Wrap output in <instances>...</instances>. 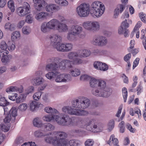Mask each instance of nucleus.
<instances>
[{
  "instance_id": "nucleus-6",
  "label": "nucleus",
  "mask_w": 146,
  "mask_h": 146,
  "mask_svg": "<svg viewBox=\"0 0 146 146\" xmlns=\"http://www.w3.org/2000/svg\"><path fill=\"white\" fill-rule=\"evenodd\" d=\"M90 104L91 102L90 99L83 96L79 97L72 102V106L78 109L87 108Z\"/></svg>"
},
{
  "instance_id": "nucleus-47",
  "label": "nucleus",
  "mask_w": 146,
  "mask_h": 146,
  "mask_svg": "<svg viewBox=\"0 0 146 146\" xmlns=\"http://www.w3.org/2000/svg\"><path fill=\"white\" fill-rule=\"evenodd\" d=\"M72 61V64L74 65H78L81 64L83 62L81 59L78 57L76 58Z\"/></svg>"
},
{
  "instance_id": "nucleus-32",
  "label": "nucleus",
  "mask_w": 146,
  "mask_h": 146,
  "mask_svg": "<svg viewBox=\"0 0 146 146\" xmlns=\"http://www.w3.org/2000/svg\"><path fill=\"white\" fill-rule=\"evenodd\" d=\"M33 125L34 126L38 127H41L43 123H42L40 119L38 117H36L34 119L33 121Z\"/></svg>"
},
{
  "instance_id": "nucleus-36",
  "label": "nucleus",
  "mask_w": 146,
  "mask_h": 146,
  "mask_svg": "<svg viewBox=\"0 0 146 146\" xmlns=\"http://www.w3.org/2000/svg\"><path fill=\"white\" fill-rule=\"evenodd\" d=\"M72 132L80 136H84L86 135V132L81 129H74L72 130Z\"/></svg>"
},
{
  "instance_id": "nucleus-1",
  "label": "nucleus",
  "mask_w": 146,
  "mask_h": 146,
  "mask_svg": "<svg viewBox=\"0 0 146 146\" xmlns=\"http://www.w3.org/2000/svg\"><path fill=\"white\" fill-rule=\"evenodd\" d=\"M56 120L57 123L60 125L68 127L77 125L82 128L86 127V130L94 133L100 132L103 130L102 125L96 123L95 120L93 119L76 118L72 119L67 115L61 114L60 116H56Z\"/></svg>"
},
{
  "instance_id": "nucleus-4",
  "label": "nucleus",
  "mask_w": 146,
  "mask_h": 146,
  "mask_svg": "<svg viewBox=\"0 0 146 146\" xmlns=\"http://www.w3.org/2000/svg\"><path fill=\"white\" fill-rule=\"evenodd\" d=\"M77 36L80 38H84L86 36V34L81 26L78 25H72L70 27L66 38L70 41H74L76 40Z\"/></svg>"
},
{
  "instance_id": "nucleus-48",
  "label": "nucleus",
  "mask_w": 146,
  "mask_h": 146,
  "mask_svg": "<svg viewBox=\"0 0 146 146\" xmlns=\"http://www.w3.org/2000/svg\"><path fill=\"white\" fill-rule=\"evenodd\" d=\"M23 33L24 34L28 35L31 32V29L29 26H25L22 29Z\"/></svg>"
},
{
  "instance_id": "nucleus-39",
  "label": "nucleus",
  "mask_w": 146,
  "mask_h": 146,
  "mask_svg": "<svg viewBox=\"0 0 146 146\" xmlns=\"http://www.w3.org/2000/svg\"><path fill=\"white\" fill-rule=\"evenodd\" d=\"M20 34L19 32L15 31L13 32L11 35V38L13 41H14L19 38Z\"/></svg>"
},
{
  "instance_id": "nucleus-30",
  "label": "nucleus",
  "mask_w": 146,
  "mask_h": 146,
  "mask_svg": "<svg viewBox=\"0 0 146 146\" xmlns=\"http://www.w3.org/2000/svg\"><path fill=\"white\" fill-rule=\"evenodd\" d=\"M58 8V6L56 5L50 4L46 6V10L48 12L52 13L53 11L57 10Z\"/></svg>"
},
{
  "instance_id": "nucleus-41",
  "label": "nucleus",
  "mask_w": 146,
  "mask_h": 146,
  "mask_svg": "<svg viewBox=\"0 0 146 146\" xmlns=\"http://www.w3.org/2000/svg\"><path fill=\"white\" fill-rule=\"evenodd\" d=\"M45 111L48 113H57L58 111L55 109H53L50 107H46L44 108Z\"/></svg>"
},
{
  "instance_id": "nucleus-52",
  "label": "nucleus",
  "mask_w": 146,
  "mask_h": 146,
  "mask_svg": "<svg viewBox=\"0 0 146 146\" xmlns=\"http://www.w3.org/2000/svg\"><path fill=\"white\" fill-rule=\"evenodd\" d=\"M42 93V92H38L35 93L33 96V99L36 101L38 100L39 99Z\"/></svg>"
},
{
  "instance_id": "nucleus-38",
  "label": "nucleus",
  "mask_w": 146,
  "mask_h": 146,
  "mask_svg": "<svg viewBox=\"0 0 146 146\" xmlns=\"http://www.w3.org/2000/svg\"><path fill=\"white\" fill-rule=\"evenodd\" d=\"M10 128V125L5 123V124H1L0 125V131H2L4 132L8 131Z\"/></svg>"
},
{
  "instance_id": "nucleus-25",
  "label": "nucleus",
  "mask_w": 146,
  "mask_h": 146,
  "mask_svg": "<svg viewBox=\"0 0 146 146\" xmlns=\"http://www.w3.org/2000/svg\"><path fill=\"white\" fill-rule=\"evenodd\" d=\"M6 91L7 92H19V93H22L23 91V88L22 86H21L19 88L16 86H11L7 88L6 89Z\"/></svg>"
},
{
  "instance_id": "nucleus-27",
  "label": "nucleus",
  "mask_w": 146,
  "mask_h": 146,
  "mask_svg": "<svg viewBox=\"0 0 146 146\" xmlns=\"http://www.w3.org/2000/svg\"><path fill=\"white\" fill-rule=\"evenodd\" d=\"M61 114H64L61 113L59 115H54L50 114L46 115L43 117L42 119L44 121L46 122H50L55 119L56 121V116H60V115Z\"/></svg>"
},
{
  "instance_id": "nucleus-24",
  "label": "nucleus",
  "mask_w": 146,
  "mask_h": 146,
  "mask_svg": "<svg viewBox=\"0 0 146 146\" xmlns=\"http://www.w3.org/2000/svg\"><path fill=\"white\" fill-rule=\"evenodd\" d=\"M118 139L115 138V135L113 134L111 135L110 139L108 142V143L110 146H119L118 144Z\"/></svg>"
},
{
  "instance_id": "nucleus-57",
  "label": "nucleus",
  "mask_w": 146,
  "mask_h": 146,
  "mask_svg": "<svg viewBox=\"0 0 146 146\" xmlns=\"http://www.w3.org/2000/svg\"><path fill=\"white\" fill-rule=\"evenodd\" d=\"M12 118L13 119L11 116V114L10 113H8L6 115L4 119V122L6 123H9L11 121V119Z\"/></svg>"
},
{
  "instance_id": "nucleus-43",
  "label": "nucleus",
  "mask_w": 146,
  "mask_h": 146,
  "mask_svg": "<svg viewBox=\"0 0 146 146\" xmlns=\"http://www.w3.org/2000/svg\"><path fill=\"white\" fill-rule=\"evenodd\" d=\"M5 28L6 29L12 31L15 30V26L13 24H11L10 23H7L5 25Z\"/></svg>"
},
{
  "instance_id": "nucleus-50",
  "label": "nucleus",
  "mask_w": 146,
  "mask_h": 146,
  "mask_svg": "<svg viewBox=\"0 0 146 146\" xmlns=\"http://www.w3.org/2000/svg\"><path fill=\"white\" fill-rule=\"evenodd\" d=\"M55 2L61 6H66L68 4V2L66 0H55Z\"/></svg>"
},
{
  "instance_id": "nucleus-10",
  "label": "nucleus",
  "mask_w": 146,
  "mask_h": 146,
  "mask_svg": "<svg viewBox=\"0 0 146 146\" xmlns=\"http://www.w3.org/2000/svg\"><path fill=\"white\" fill-rule=\"evenodd\" d=\"M62 111L65 113L67 112L71 115L77 116L84 115L87 113V112L84 110L72 108L71 106H65L62 108Z\"/></svg>"
},
{
  "instance_id": "nucleus-5",
  "label": "nucleus",
  "mask_w": 146,
  "mask_h": 146,
  "mask_svg": "<svg viewBox=\"0 0 146 146\" xmlns=\"http://www.w3.org/2000/svg\"><path fill=\"white\" fill-rule=\"evenodd\" d=\"M90 13L92 17L96 18L101 16L105 10L104 5L101 2L95 1L90 7Z\"/></svg>"
},
{
  "instance_id": "nucleus-28",
  "label": "nucleus",
  "mask_w": 146,
  "mask_h": 146,
  "mask_svg": "<svg viewBox=\"0 0 146 146\" xmlns=\"http://www.w3.org/2000/svg\"><path fill=\"white\" fill-rule=\"evenodd\" d=\"M69 73L73 77H76L80 75L81 71L80 70L77 68H72L70 70Z\"/></svg>"
},
{
  "instance_id": "nucleus-3",
  "label": "nucleus",
  "mask_w": 146,
  "mask_h": 146,
  "mask_svg": "<svg viewBox=\"0 0 146 146\" xmlns=\"http://www.w3.org/2000/svg\"><path fill=\"white\" fill-rule=\"evenodd\" d=\"M72 61L63 60L58 57H51L48 58L45 70L48 71H56L59 68L63 70H70L73 67Z\"/></svg>"
},
{
  "instance_id": "nucleus-45",
  "label": "nucleus",
  "mask_w": 146,
  "mask_h": 146,
  "mask_svg": "<svg viewBox=\"0 0 146 146\" xmlns=\"http://www.w3.org/2000/svg\"><path fill=\"white\" fill-rule=\"evenodd\" d=\"M38 106V102L35 101H33L30 104V109L32 111H34L35 109Z\"/></svg>"
},
{
  "instance_id": "nucleus-22",
  "label": "nucleus",
  "mask_w": 146,
  "mask_h": 146,
  "mask_svg": "<svg viewBox=\"0 0 146 146\" xmlns=\"http://www.w3.org/2000/svg\"><path fill=\"white\" fill-rule=\"evenodd\" d=\"M56 30L59 33L65 32L68 31V27L66 24L61 23L59 21V23L57 25Z\"/></svg>"
},
{
  "instance_id": "nucleus-33",
  "label": "nucleus",
  "mask_w": 146,
  "mask_h": 146,
  "mask_svg": "<svg viewBox=\"0 0 146 146\" xmlns=\"http://www.w3.org/2000/svg\"><path fill=\"white\" fill-rule=\"evenodd\" d=\"M69 144L70 146H82V143L78 140L72 139L69 141Z\"/></svg>"
},
{
  "instance_id": "nucleus-16",
  "label": "nucleus",
  "mask_w": 146,
  "mask_h": 146,
  "mask_svg": "<svg viewBox=\"0 0 146 146\" xmlns=\"http://www.w3.org/2000/svg\"><path fill=\"white\" fill-rule=\"evenodd\" d=\"M55 79L57 82H66L69 81L71 79L70 75L68 74H63L56 76Z\"/></svg>"
},
{
  "instance_id": "nucleus-26",
  "label": "nucleus",
  "mask_w": 146,
  "mask_h": 146,
  "mask_svg": "<svg viewBox=\"0 0 146 146\" xmlns=\"http://www.w3.org/2000/svg\"><path fill=\"white\" fill-rule=\"evenodd\" d=\"M44 79L41 76H38L33 79L32 83L35 86H39L44 82Z\"/></svg>"
},
{
  "instance_id": "nucleus-12",
  "label": "nucleus",
  "mask_w": 146,
  "mask_h": 146,
  "mask_svg": "<svg viewBox=\"0 0 146 146\" xmlns=\"http://www.w3.org/2000/svg\"><path fill=\"white\" fill-rule=\"evenodd\" d=\"M108 42V40L106 37L100 35L95 36L91 42L94 45L100 46H105Z\"/></svg>"
},
{
  "instance_id": "nucleus-17",
  "label": "nucleus",
  "mask_w": 146,
  "mask_h": 146,
  "mask_svg": "<svg viewBox=\"0 0 146 146\" xmlns=\"http://www.w3.org/2000/svg\"><path fill=\"white\" fill-rule=\"evenodd\" d=\"M34 3L35 10L38 12L42 11L46 2L44 0H33Z\"/></svg>"
},
{
  "instance_id": "nucleus-35",
  "label": "nucleus",
  "mask_w": 146,
  "mask_h": 146,
  "mask_svg": "<svg viewBox=\"0 0 146 146\" xmlns=\"http://www.w3.org/2000/svg\"><path fill=\"white\" fill-rule=\"evenodd\" d=\"M78 56L79 54L78 53L75 52H72L69 53L67 56L68 58L72 60Z\"/></svg>"
},
{
  "instance_id": "nucleus-15",
  "label": "nucleus",
  "mask_w": 146,
  "mask_h": 146,
  "mask_svg": "<svg viewBox=\"0 0 146 146\" xmlns=\"http://www.w3.org/2000/svg\"><path fill=\"white\" fill-rule=\"evenodd\" d=\"M72 44L69 43H65L61 44L60 46L57 48V51L62 52H68L71 51L73 48Z\"/></svg>"
},
{
  "instance_id": "nucleus-34",
  "label": "nucleus",
  "mask_w": 146,
  "mask_h": 146,
  "mask_svg": "<svg viewBox=\"0 0 146 146\" xmlns=\"http://www.w3.org/2000/svg\"><path fill=\"white\" fill-rule=\"evenodd\" d=\"M80 54L81 57H88L91 54V51L89 50L84 49L80 50Z\"/></svg>"
},
{
  "instance_id": "nucleus-31",
  "label": "nucleus",
  "mask_w": 146,
  "mask_h": 146,
  "mask_svg": "<svg viewBox=\"0 0 146 146\" xmlns=\"http://www.w3.org/2000/svg\"><path fill=\"white\" fill-rule=\"evenodd\" d=\"M47 24L46 22L42 23L40 26V29L41 31L44 33L48 32L49 30V27H48Z\"/></svg>"
},
{
  "instance_id": "nucleus-11",
  "label": "nucleus",
  "mask_w": 146,
  "mask_h": 146,
  "mask_svg": "<svg viewBox=\"0 0 146 146\" xmlns=\"http://www.w3.org/2000/svg\"><path fill=\"white\" fill-rule=\"evenodd\" d=\"M90 6L85 3L81 4L76 8V12L78 15L81 17L88 16L90 13Z\"/></svg>"
},
{
  "instance_id": "nucleus-64",
  "label": "nucleus",
  "mask_w": 146,
  "mask_h": 146,
  "mask_svg": "<svg viewBox=\"0 0 146 146\" xmlns=\"http://www.w3.org/2000/svg\"><path fill=\"white\" fill-rule=\"evenodd\" d=\"M137 113L138 115V117L139 119H140L141 117V112L140 110L138 108L135 109L134 110V114Z\"/></svg>"
},
{
  "instance_id": "nucleus-23",
  "label": "nucleus",
  "mask_w": 146,
  "mask_h": 146,
  "mask_svg": "<svg viewBox=\"0 0 146 146\" xmlns=\"http://www.w3.org/2000/svg\"><path fill=\"white\" fill-rule=\"evenodd\" d=\"M41 128L44 131H48L53 130L55 127L50 123H45L42 124Z\"/></svg>"
},
{
  "instance_id": "nucleus-19",
  "label": "nucleus",
  "mask_w": 146,
  "mask_h": 146,
  "mask_svg": "<svg viewBox=\"0 0 146 146\" xmlns=\"http://www.w3.org/2000/svg\"><path fill=\"white\" fill-rule=\"evenodd\" d=\"M103 82H106L103 80L96 79L94 78H91L90 80V86L92 88H96L98 87H101L102 84L101 83Z\"/></svg>"
},
{
  "instance_id": "nucleus-7",
  "label": "nucleus",
  "mask_w": 146,
  "mask_h": 146,
  "mask_svg": "<svg viewBox=\"0 0 146 146\" xmlns=\"http://www.w3.org/2000/svg\"><path fill=\"white\" fill-rule=\"evenodd\" d=\"M101 83V87H98L92 91V94L97 97H107L111 94L110 89L106 86V83Z\"/></svg>"
},
{
  "instance_id": "nucleus-18",
  "label": "nucleus",
  "mask_w": 146,
  "mask_h": 146,
  "mask_svg": "<svg viewBox=\"0 0 146 146\" xmlns=\"http://www.w3.org/2000/svg\"><path fill=\"white\" fill-rule=\"evenodd\" d=\"M94 67L101 71H106L107 70L108 67L107 65L100 62H95L94 64Z\"/></svg>"
},
{
  "instance_id": "nucleus-20",
  "label": "nucleus",
  "mask_w": 146,
  "mask_h": 146,
  "mask_svg": "<svg viewBox=\"0 0 146 146\" xmlns=\"http://www.w3.org/2000/svg\"><path fill=\"white\" fill-rule=\"evenodd\" d=\"M48 14L45 12L36 13L35 19L38 21H42L46 19Z\"/></svg>"
},
{
  "instance_id": "nucleus-55",
  "label": "nucleus",
  "mask_w": 146,
  "mask_h": 146,
  "mask_svg": "<svg viewBox=\"0 0 146 146\" xmlns=\"http://www.w3.org/2000/svg\"><path fill=\"white\" fill-rule=\"evenodd\" d=\"M94 143V141L92 139H89L87 140L85 142V146H92Z\"/></svg>"
},
{
  "instance_id": "nucleus-49",
  "label": "nucleus",
  "mask_w": 146,
  "mask_h": 146,
  "mask_svg": "<svg viewBox=\"0 0 146 146\" xmlns=\"http://www.w3.org/2000/svg\"><path fill=\"white\" fill-rule=\"evenodd\" d=\"M123 96L124 99V102H125L126 101L127 96V88L124 87L122 89Z\"/></svg>"
},
{
  "instance_id": "nucleus-21",
  "label": "nucleus",
  "mask_w": 146,
  "mask_h": 146,
  "mask_svg": "<svg viewBox=\"0 0 146 146\" xmlns=\"http://www.w3.org/2000/svg\"><path fill=\"white\" fill-rule=\"evenodd\" d=\"M59 23V21L56 19H53L47 23L48 27L50 30H56V27Z\"/></svg>"
},
{
  "instance_id": "nucleus-37",
  "label": "nucleus",
  "mask_w": 146,
  "mask_h": 146,
  "mask_svg": "<svg viewBox=\"0 0 146 146\" xmlns=\"http://www.w3.org/2000/svg\"><path fill=\"white\" fill-rule=\"evenodd\" d=\"M5 54L3 57L1 59V61L2 62L4 63H7L8 62L9 59L11 58V56L10 55H7L9 53L8 51H5Z\"/></svg>"
},
{
  "instance_id": "nucleus-29",
  "label": "nucleus",
  "mask_w": 146,
  "mask_h": 146,
  "mask_svg": "<svg viewBox=\"0 0 146 146\" xmlns=\"http://www.w3.org/2000/svg\"><path fill=\"white\" fill-rule=\"evenodd\" d=\"M58 73L56 71H51L48 72L46 75V77L48 79L53 80L56 77Z\"/></svg>"
},
{
  "instance_id": "nucleus-54",
  "label": "nucleus",
  "mask_w": 146,
  "mask_h": 146,
  "mask_svg": "<svg viewBox=\"0 0 146 146\" xmlns=\"http://www.w3.org/2000/svg\"><path fill=\"white\" fill-rule=\"evenodd\" d=\"M92 53L95 55H101L103 54L104 51L101 50L95 49L93 50Z\"/></svg>"
},
{
  "instance_id": "nucleus-51",
  "label": "nucleus",
  "mask_w": 146,
  "mask_h": 146,
  "mask_svg": "<svg viewBox=\"0 0 146 146\" xmlns=\"http://www.w3.org/2000/svg\"><path fill=\"white\" fill-rule=\"evenodd\" d=\"M118 127L120 129V132L123 133L125 131V125L124 122L123 121H121L119 124Z\"/></svg>"
},
{
  "instance_id": "nucleus-58",
  "label": "nucleus",
  "mask_w": 146,
  "mask_h": 146,
  "mask_svg": "<svg viewBox=\"0 0 146 146\" xmlns=\"http://www.w3.org/2000/svg\"><path fill=\"white\" fill-rule=\"evenodd\" d=\"M27 108V105L26 104L23 103L21 104L18 107V109L22 111L25 110Z\"/></svg>"
},
{
  "instance_id": "nucleus-13",
  "label": "nucleus",
  "mask_w": 146,
  "mask_h": 146,
  "mask_svg": "<svg viewBox=\"0 0 146 146\" xmlns=\"http://www.w3.org/2000/svg\"><path fill=\"white\" fill-rule=\"evenodd\" d=\"M50 41L51 44L57 49L58 46H60L62 41V37L58 34H54L49 36Z\"/></svg>"
},
{
  "instance_id": "nucleus-63",
  "label": "nucleus",
  "mask_w": 146,
  "mask_h": 146,
  "mask_svg": "<svg viewBox=\"0 0 146 146\" xmlns=\"http://www.w3.org/2000/svg\"><path fill=\"white\" fill-rule=\"evenodd\" d=\"M91 77L87 74L82 75L80 77V79L82 80H90Z\"/></svg>"
},
{
  "instance_id": "nucleus-42",
  "label": "nucleus",
  "mask_w": 146,
  "mask_h": 146,
  "mask_svg": "<svg viewBox=\"0 0 146 146\" xmlns=\"http://www.w3.org/2000/svg\"><path fill=\"white\" fill-rule=\"evenodd\" d=\"M26 95L25 94H21L18 98L16 99V102L17 103H19L23 102L25 100L26 98Z\"/></svg>"
},
{
  "instance_id": "nucleus-61",
  "label": "nucleus",
  "mask_w": 146,
  "mask_h": 146,
  "mask_svg": "<svg viewBox=\"0 0 146 146\" xmlns=\"http://www.w3.org/2000/svg\"><path fill=\"white\" fill-rule=\"evenodd\" d=\"M126 4H122L117 5V7L119 9L120 13H121L124 9L125 8Z\"/></svg>"
},
{
  "instance_id": "nucleus-14",
  "label": "nucleus",
  "mask_w": 146,
  "mask_h": 146,
  "mask_svg": "<svg viewBox=\"0 0 146 146\" xmlns=\"http://www.w3.org/2000/svg\"><path fill=\"white\" fill-rule=\"evenodd\" d=\"M25 5L23 7H19L17 9V11L19 15L21 16H24L30 13L29 5L26 2H25Z\"/></svg>"
},
{
  "instance_id": "nucleus-46",
  "label": "nucleus",
  "mask_w": 146,
  "mask_h": 146,
  "mask_svg": "<svg viewBox=\"0 0 146 146\" xmlns=\"http://www.w3.org/2000/svg\"><path fill=\"white\" fill-rule=\"evenodd\" d=\"M8 6L11 9L12 12H14L15 10V6L14 1L12 0H10L8 2Z\"/></svg>"
},
{
  "instance_id": "nucleus-59",
  "label": "nucleus",
  "mask_w": 146,
  "mask_h": 146,
  "mask_svg": "<svg viewBox=\"0 0 146 146\" xmlns=\"http://www.w3.org/2000/svg\"><path fill=\"white\" fill-rule=\"evenodd\" d=\"M139 16L141 21L146 23V15L144 14L143 12H141L139 13Z\"/></svg>"
},
{
  "instance_id": "nucleus-40",
  "label": "nucleus",
  "mask_w": 146,
  "mask_h": 146,
  "mask_svg": "<svg viewBox=\"0 0 146 146\" xmlns=\"http://www.w3.org/2000/svg\"><path fill=\"white\" fill-rule=\"evenodd\" d=\"M9 102H7L4 97H2L0 98V106L4 107L9 104Z\"/></svg>"
},
{
  "instance_id": "nucleus-44",
  "label": "nucleus",
  "mask_w": 146,
  "mask_h": 146,
  "mask_svg": "<svg viewBox=\"0 0 146 146\" xmlns=\"http://www.w3.org/2000/svg\"><path fill=\"white\" fill-rule=\"evenodd\" d=\"M17 110L16 108H12L10 111L9 113H10L11 114V116L12 115V118H14V119H15V117L17 115Z\"/></svg>"
},
{
  "instance_id": "nucleus-2",
  "label": "nucleus",
  "mask_w": 146,
  "mask_h": 146,
  "mask_svg": "<svg viewBox=\"0 0 146 146\" xmlns=\"http://www.w3.org/2000/svg\"><path fill=\"white\" fill-rule=\"evenodd\" d=\"M34 136L37 138H41L46 136L44 140L47 143L52 144L53 146H68V141L66 138L67 134L63 131H56L46 134L41 130H38L35 131Z\"/></svg>"
},
{
  "instance_id": "nucleus-56",
  "label": "nucleus",
  "mask_w": 146,
  "mask_h": 146,
  "mask_svg": "<svg viewBox=\"0 0 146 146\" xmlns=\"http://www.w3.org/2000/svg\"><path fill=\"white\" fill-rule=\"evenodd\" d=\"M0 47L1 49L3 50L6 51V50L8 47L6 43L4 41H2L1 43Z\"/></svg>"
},
{
  "instance_id": "nucleus-53",
  "label": "nucleus",
  "mask_w": 146,
  "mask_h": 146,
  "mask_svg": "<svg viewBox=\"0 0 146 146\" xmlns=\"http://www.w3.org/2000/svg\"><path fill=\"white\" fill-rule=\"evenodd\" d=\"M34 88L33 86H30L25 90V92L24 94H25L27 96V95L29 93L32 92L34 91Z\"/></svg>"
},
{
  "instance_id": "nucleus-62",
  "label": "nucleus",
  "mask_w": 146,
  "mask_h": 146,
  "mask_svg": "<svg viewBox=\"0 0 146 146\" xmlns=\"http://www.w3.org/2000/svg\"><path fill=\"white\" fill-rule=\"evenodd\" d=\"M33 18L31 17L30 15H27L26 17L25 21L28 23L31 24L32 23Z\"/></svg>"
},
{
  "instance_id": "nucleus-8",
  "label": "nucleus",
  "mask_w": 146,
  "mask_h": 146,
  "mask_svg": "<svg viewBox=\"0 0 146 146\" xmlns=\"http://www.w3.org/2000/svg\"><path fill=\"white\" fill-rule=\"evenodd\" d=\"M82 25L84 29L92 32L98 31L100 27L99 23L92 21L84 22L83 23Z\"/></svg>"
},
{
  "instance_id": "nucleus-9",
  "label": "nucleus",
  "mask_w": 146,
  "mask_h": 146,
  "mask_svg": "<svg viewBox=\"0 0 146 146\" xmlns=\"http://www.w3.org/2000/svg\"><path fill=\"white\" fill-rule=\"evenodd\" d=\"M132 23V21L131 20L128 19L127 21V19H125L122 22L120 27L118 28L119 34L123 35L125 37H128L129 35V31L127 28L129 26V24H131Z\"/></svg>"
},
{
  "instance_id": "nucleus-60",
  "label": "nucleus",
  "mask_w": 146,
  "mask_h": 146,
  "mask_svg": "<svg viewBox=\"0 0 146 146\" xmlns=\"http://www.w3.org/2000/svg\"><path fill=\"white\" fill-rule=\"evenodd\" d=\"M108 129L111 130L114 127V121L113 119L110 120L108 123Z\"/></svg>"
}]
</instances>
